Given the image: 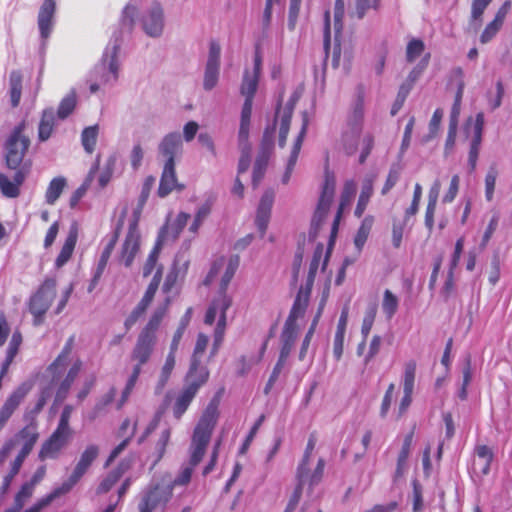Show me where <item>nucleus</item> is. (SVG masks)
I'll use <instances>...</instances> for the list:
<instances>
[{"instance_id": "obj_1", "label": "nucleus", "mask_w": 512, "mask_h": 512, "mask_svg": "<svg viewBox=\"0 0 512 512\" xmlns=\"http://www.w3.org/2000/svg\"><path fill=\"white\" fill-rule=\"evenodd\" d=\"M219 401L211 400L198 421L192 436L190 449L192 450V462L200 463L207 445L210 442L212 432L216 426L219 417Z\"/></svg>"}, {"instance_id": "obj_2", "label": "nucleus", "mask_w": 512, "mask_h": 512, "mask_svg": "<svg viewBox=\"0 0 512 512\" xmlns=\"http://www.w3.org/2000/svg\"><path fill=\"white\" fill-rule=\"evenodd\" d=\"M155 345V338L152 336H147L146 334H139L136 344L130 355V359L134 363L133 369L122 392L121 400L118 403V409L123 406V404L127 401L128 397L132 393L141 373L142 366L150 360Z\"/></svg>"}, {"instance_id": "obj_3", "label": "nucleus", "mask_w": 512, "mask_h": 512, "mask_svg": "<svg viewBox=\"0 0 512 512\" xmlns=\"http://www.w3.org/2000/svg\"><path fill=\"white\" fill-rule=\"evenodd\" d=\"M99 448L97 445L91 444L86 447L82 452L79 461L77 462L73 472L69 478L64 481L59 487L55 488L51 493L42 498V502L35 507L31 512H37L41 507H47L56 498L67 494L71 489L80 481V479L88 471L94 460L98 457Z\"/></svg>"}, {"instance_id": "obj_4", "label": "nucleus", "mask_w": 512, "mask_h": 512, "mask_svg": "<svg viewBox=\"0 0 512 512\" xmlns=\"http://www.w3.org/2000/svg\"><path fill=\"white\" fill-rule=\"evenodd\" d=\"M122 44L120 34H114L111 43L106 47L98 64L91 72L92 80H99L101 84L115 83L119 76L118 53Z\"/></svg>"}, {"instance_id": "obj_5", "label": "nucleus", "mask_w": 512, "mask_h": 512, "mask_svg": "<svg viewBox=\"0 0 512 512\" xmlns=\"http://www.w3.org/2000/svg\"><path fill=\"white\" fill-rule=\"evenodd\" d=\"M173 495V485L164 481H152L140 493L139 512L164 509Z\"/></svg>"}, {"instance_id": "obj_6", "label": "nucleus", "mask_w": 512, "mask_h": 512, "mask_svg": "<svg viewBox=\"0 0 512 512\" xmlns=\"http://www.w3.org/2000/svg\"><path fill=\"white\" fill-rule=\"evenodd\" d=\"M25 123L16 126L5 143V160L10 169H18L26 155L30 139L24 134Z\"/></svg>"}, {"instance_id": "obj_7", "label": "nucleus", "mask_w": 512, "mask_h": 512, "mask_svg": "<svg viewBox=\"0 0 512 512\" xmlns=\"http://www.w3.org/2000/svg\"><path fill=\"white\" fill-rule=\"evenodd\" d=\"M56 296V281L54 279H47L38 289V291L31 297L29 310L34 316V324L40 325L43 323L44 315L49 309L52 301Z\"/></svg>"}, {"instance_id": "obj_8", "label": "nucleus", "mask_w": 512, "mask_h": 512, "mask_svg": "<svg viewBox=\"0 0 512 512\" xmlns=\"http://www.w3.org/2000/svg\"><path fill=\"white\" fill-rule=\"evenodd\" d=\"M335 185V177L330 173H326L318 205L311 220L310 236L312 238L317 236L318 230L326 217L334 197Z\"/></svg>"}, {"instance_id": "obj_9", "label": "nucleus", "mask_w": 512, "mask_h": 512, "mask_svg": "<svg viewBox=\"0 0 512 512\" xmlns=\"http://www.w3.org/2000/svg\"><path fill=\"white\" fill-rule=\"evenodd\" d=\"M141 24L149 37H161L165 26V17L163 7L159 2H153L143 13Z\"/></svg>"}, {"instance_id": "obj_10", "label": "nucleus", "mask_w": 512, "mask_h": 512, "mask_svg": "<svg viewBox=\"0 0 512 512\" xmlns=\"http://www.w3.org/2000/svg\"><path fill=\"white\" fill-rule=\"evenodd\" d=\"M484 128V114L479 112L473 122L472 118L467 120L466 132L471 134L470 150L468 155V165L470 171H474L477 165V159L482 142V133Z\"/></svg>"}, {"instance_id": "obj_11", "label": "nucleus", "mask_w": 512, "mask_h": 512, "mask_svg": "<svg viewBox=\"0 0 512 512\" xmlns=\"http://www.w3.org/2000/svg\"><path fill=\"white\" fill-rule=\"evenodd\" d=\"M220 55V45L216 41H211L203 80V88L207 91L212 90L218 83Z\"/></svg>"}, {"instance_id": "obj_12", "label": "nucleus", "mask_w": 512, "mask_h": 512, "mask_svg": "<svg viewBox=\"0 0 512 512\" xmlns=\"http://www.w3.org/2000/svg\"><path fill=\"white\" fill-rule=\"evenodd\" d=\"M140 249V234L138 231L137 219L129 225L128 233L122 244L119 260L124 263L126 267L131 266L134 257Z\"/></svg>"}, {"instance_id": "obj_13", "label": "nucleus", "mask_w": 512, "mask_h": 512, "mask_svg": "<svg viewBox=\"0 0 512 512\" xmlns=\"http://www.w3.org/2000/svg\"><path fill=\"white\" fill-rule=\"evenodd\" d=\"M30 386L22 384L17 387L5 400L4 404L0 408V425L5 426L7 421L13 415L15 410L18 408L20 403L23 401L25 396L28 394Z\"/></svg>"}, {"instance_id": "obj_14", "label": "nucleus", "mask_w": 512, "mask_h": 512, "mask_svg": "<svg viewBox=\"0 0 512 512\" xmlns=\"http://www.w3.org/2000/svg\"><path fill=\"white\" fill-rule=\"evenodd\" d=\"M30 386L22 384L17 387L5 400L4 404L0 408V425L5 426L7 421L13 415L15 410L18 408L20 403L23 401L25 396L28 394Z\"/></svg>"}, {"instance_id": "obj_15", "label": "nucleus", "mask_w": 512, "mask_h": 512, "mask_svg": "<svg viewBox=\"0 0 512 512\" xmlns=\"http://www.w3.org/2000/svg\"><path fill=\"white\" fill-rule=\"evenodd\" d=\"M30 386L22 384L17 387L5 400L4 404L0 408V425L5 426L7 421L13 415L15 410L18 408L20 403L23 401L25 396L28 394Z\"/></svg>"}, {"instance_id": "obj_16", "label": "nucleus", "mask_w": 512, "mask_h": 512, "mask_svg": "<svg viewBox=\"0 0 512 512\" xmlns=\"http://www.w3.org/2000/svg\"><path fill=\"white\" fill-rule=\"evenodd\" d=\"M416 374V362L410 360L405 363L404 375H403V397L399 405V415H403L412 402V394L414 390Z\"/></svg>"}, {"instance_id": "obj_17", "label": "nucleus", "mask_w": 512, "mask_h": 512, "mask_svg": "<svg viewBox=\"0 0 512 512\" xmlns=\"http://www.w3.org/2000/svg\"><path fill=\"white\" fill-rule=\"evenodd\" d=\"M71 434L56 429L43 444L39 452V458H56L61 449L66 445Z\"/></svg>"}, {"instance_id": "obj_18", "label": "nucleus", "mask_w": 512, "mask_h": 512, "mask_svg": "<svg viewBox=\"0 0 512 512\" xmlns=\"http://www.w3.org/2000/svg\"><path fill=\"white\" fill-rule=\"evenodd\" d=\"M275 194L273 190H266L262 195L255 219V224L261 233V237L264 236L268 223L271 216V210L274 203Z\"/></svg>"}, {"instance_id": "obj_19", "label": "nucleus", "mask_w": 512, "mask_h": 512, "mask_svg": "<svg viewBox=\"0 0 512 512\" xmlns=\"http://www.w3.org/2000/svg\"><path fill=\"white\" fill-rule=\"evenodd\" d=\"M174 189L181 191L184 189V185L179 184L177 181L175 163H165L157 191L158 196L164 198Z\"/></svg>"}, {"instance_id": "obj_20", "label": "nucleus", "mask_w": 512, "mask_h": 512, "mask_svg": "<svg viewBox=\"0 0 512 512\" xmlns=\"http://www.w3.org/2000/svg\"><path fill=\"white\" fill-rule=\"evenodd\" d=\"M307 127H308V118H307V114L304 113L301 130H300L297 138L294 141V144H293V147H292V150H291V153H290L287 165H286V170L281 179L283 184H287L290 180L291 174L296 165V162H297V159H298L301 147H302L304 137L307 132Z\"/></svg>"}, {"instance_id": "obj_21", "label": "nucleus", "mask_w": 512, "mask_h": 512, "mask_svg": "<svg viewBox=\"0 0 512 512\" xmlns=\"http://www.w3.org/2000/svg\"><path fill=\"white\" fill-rule=\"evenodd\" d=\"M55 11L56 3L54 0H44L40 6L38 13V27L43 39L48 38L51 33Z\"/></svg>"}, {"instance_id": "obj_22", "label": "nucleus", "mask_w": 512, "mask_h": 512, "mask_svg": "<svg viewBox=\"0 0 512 512\" xmlns=\"http://www.w3.org/2000/svg\"><path fill=\"white\" fill-rule=\"evenodd\" d=\"M160 154L166 158L165 163H175V156L182 150L181 136L177 132L167 134L158 146Z\"/></svg>"}, {"instance_id": "obj_23", "label": "nucleus", "mask_w": 512, "mask_h": 512, "mask_svg": "<svg viewBox=\"0 0 512 512\" xmlns=\"http://www.w3.org/2000/svg\"><path fill=\"white\" fill-rule=\"evenodd\" d=\"M311 290L312 286H308L306 284L305 286L300 287L289 316L286 319L287 322L297 324V319L304 315L309 303Z\"/></svg>"}, {"instance_id": "obj_24", "label": "nucleus", "mask_w": 512, "mask_h": 512, "mask_svg": "<svg viewBox=\"0 0 512 512\" xmlns=\"http://www.w3.org/2000/svg\"><path fill=\"white\" fill-rule=\"evenodd\" d=\"M476 459L473 462V470L475 473L485 476L490 471V465L494 457V453L487 445H478L475 447Z\"/></svg>"}, {"instance_id": "obj_25", "label": "nucleus", "mask_w": 512, "mask_h": 512, "mask_svg": "<svg viewBox=\"0 0 512 512\" xmlns=\"http://www.w3.org/2000/svg\"><path fill=\"white\" fill-rule=\"evenodd\" d=\"M26 177V173L19 169L11 181L6 175L0 173V189L4 196L15 198L20 194L19 187L22 185Z\"/></svg>"}, {"instance_id": "obj_26", "label": "nucleus", "mask_w": 512, "mask_h": 512, "mask_svg": "<svg viewBox=\"0 0 512 512\" xmlns=\"http://www.w3.org/2000/svg\"><path fill=\"white\" fill-rule=\"evenodd\" d=\"M196 396V385L185 386L177 395L173 404V415L179 420L188 409L190 403Z\"/></svg>"}, {"instance_id": "obj_27", "label": "nucleus", "mask_w": 512, "mask_h": 512, "mask_svg": "<svg viewBox=\"0 0 512 512\" xmlns=\"http://www.w3.org/2000/svg\"><path fill=\"white\" fill-rule=\"evenodd\" d=\"M231 304L232 299L230 296L227 294H219L218 297L213 300L206 312L204 320L205 323L212 325L218 313L220 315L224 314L226 316V311L231 306Z\"/></svg>"}, {"instance_id": "obj_28", "label": "nucleus", "mask_w": 512, "mask_h": 512, "mask_svg": "<svg viewBox=\"0 0 512 512\" xmlns=\"http://www.w3.org/2000/svg\"><path fill=\"white\" fill-rule=\"evenodd\" d=\"M129 469V464L122 461L118 466L112 469L107 476L100 482L96 489L97 494H105L120 480L123 474Z\"/></svg>"}, {"instance_id": "obj_29", "label": "nucleus", "mask_w": 512, "mask_h": 512, "mask_svg": "<svg viewBox=\"0 0 512 512\" xmlns=\"http://www.w3.org/2000/svg\"><path fill=\"white\" fill-rule=\"evenodd\" d=\"M77 237H78V230H77V227L75 225H73L69 230L68 236L61 248V251H60L58 257L56 258V261H55L56 267H58V268L62 267L71 258L72 253L75 248V245H76V242H77Z\"/></svg>"}, {"instance_id": "obj_30", "label": "nucleus", "mask_w": 512, "mask_h": 512, "mask_svg": "<svg viewBox=\"0 0 512 512\" xmlns=\"http://www.w3.org/2000/svg\"><path fill=\"white\" fill-rule=\"evenodd\" d=\"M298 333V326L297 324L291 323V322H285L282 333H281V351L280 356L288 358L291 350L293 348V345L295 343V340L297 338Z\"/></svg>"}, {"instance_id": "obj_31", "label": "nucleus", "mask_w": 512, "mask_h": 512, "mask_svg": "<svg viewBox=\"0 0 512 512\" xmlns=\"http://www.w3.org/2000/svg\"><path fill=\"white\" fill-rule=\"evenodd\" d=\"M17 437L23 441L20 451L29 455L39 438L36 425L31 423L25 426L18 432Z\"/></svg>"}, {"instance_id": "obj_32", "label": "nucleus", "mask_w": 512, "mask_h": 512, "mask_svg": "<svg viewBox=\"0 0 512 512\" xmlns=\"http://www.w3.org/2000/svg\"><path fill=\"white\" fill-rule=\"evenodd\" d=\"M253 100L245 99L241 110L240 126L238 131V140H249L250 119L252 114Z\"/></svg>"}, {"instance_id": "obj_33", "label": "nucleus", "mask_w": 512, "mask_h": 512, "mask_svg": "<svg viewBox=\"0 0 512 512\" xmlns=\"http://www.w3.org/2000/svg\"><path fill=\"white\" fill-rule=\"evenodd\" d=\"M492 0H473L471 5V16L469 29L477 32L482 24V15Z\"/></svg>"}, {"instance_id": "obj_34", "label": "nucleus", "mask_w": 512, "mask_h": 512, "mask_svg": "<svg viewBox=\"0 0 512 512\" xmlns=\"http://www.w3.org/2000/svg\"><path fill=\"white\" fill-rule=\"evenodd\" d=\"M168 304L169 300L167 299L164 305H161L155 309L147 325L140 332L141 334H146L147 336H152L156 339V331L167 312Z\"/></svg>"}, {"instance_id": "obj_35", "label": "nucleus", "mask_w": 512, "mask_h": 512, "mask_svg": "<svg viewBox=\"0 0 512 512\" xmlns=\"http://www.w3.org/2000/svg\"><path fill=\"white\" fill-rule=\"evenodd\" d=\"M374 178H366L362 183L361 193L358 199L357 206L355 208V215L361 217L367 207L370 197L373 194Z\"/></svg>"}, {"instance_id": "obj_36", "label": "nucleus", "mask_w": 512, "mask_h": 512, "mask_svg": "<svg viewBox=\"0 0 512 512\" xmlns=\"http://www.w3.org/2000/svg\"><path fill=\"white\" fill-rule=\"evenodd\" d=\"M209 378V371L206 367L196 366L192 369V363L190 364L189 371L186 376V386L196 385V393L199 388L204 385Z\"/></svg>"}, {"instance_id": "obj_37", "label": "nucleus", "mask_w": 512, "mask_h": 512, "mask_svg": "<svg viewBox=\"0 0 512 512\" xmlns=\"http://www.w3.org/2000/svg\"><path fill=\"white\" fill-rule=\"evenodd\" d=\"M362 129H355L354 127H348V129L342 135L343 147L347 155H353L356 153Z\"/></svg>"}, {"instance_id": "obj_38", "label": "nucleus", "mask_w": 512, "mask_h": 512, "mask_svg": "<svg viewBox=\"0 0 512 512\" xmlns=\"http://www.w3.org/2000/svg\"><path fill=\"white\" fill-rule=\"evenodd\" d=\"M364 119V99L362 95H358L352 108V112L348 119V127L362 129Z\"/></svg>"}, {"instance_id": "obj_39", "label": "nucleus", "mask_w": 512, "mask_h": 512, "mask_svg": "<svg viewBox=\"0 0 512 512\" xmlns=\"http://www.w3.org/2000/svg\"><path fill=\"white\" fill-rule=\"evenodd\" d=\"M66 186V179L64 177H56L51 180L45 193L46 203L53 205L60 197Z\"/></svg>"}, {"instance_id": "obj_40", "label": "nucleus", "mask_w": 512, "mask_h": 512, "mask_svg": "<svg viewBox=\"0 0 512 512\" xmlns=\"http://www.w3.org/2000/svg\"><path fill=\"white\" fill-rule=\"evenodd\" d=\"M315 445H316V438H315L314 434H311L308 439V443H307L303 458L297 467V472H296L297 480H300V481H301V479L306 480V478H307L306 466L309 464V460H310L311 454L315 448Z\"/></svg>"}, {"instance_id": "obj_41", "label": "nucleus", "mask_w": 512, "mask_h": 512, "mask_svg": "<svg viewBox=\"0 0 512 512\" xmlns=\"http://www.w3.org/2000/svg\"><path fill=\"white\" fill-rule=\"evenodd\" d=\"M258 79L259 76L251 74L248 70L244 72L240 91L245 99L253 100L258 87Z\"/></svg>"}, {"instance_id": "obj_42", "label": "nucleus", "mask_w": 512, "mask_h": 512, "mask_svg": "<svg viewBox=\"0 0 512 512\" xmlns=\"http://www.w3.org/2000/svg\"><path fill=\"white\" fill-rule=\"evenodd\" d=\"M98 130H99L98 125H93V126L86 127L82 131L81 142H82L84 150L89 154L93 153V151L95 149L97 137H98Z\"/></svg>"}, {"instance_id": "obj_43", "label": "nucleus", "mask_w": 512, "mask_h": 512, "mask_svg": "<svg viewBox=\"0 0 512 512\" xmlns=\"http://www.w3.org/2000/svg\"><path fill=\"white\" fill-rule=\"evenodd\" d=\"M22 91V75L19 71H12L10 74V96L13 107L19 105Z\"/></svg>"}, {"instance_id": "obj_44", "label": "nucleus", "mask_w": 512, "mask_h": 512, "mask_svg": "<svg viewBox=\"0 0 512 512\" xmlns=\"http://www.w3.org/2000/svg\"><path fill=\"white\" fill-rule=\"evenodd\" d=\"M154 184H155V177L148 176L145 178L144 183L142 185V190H141V193H140V196L138 199L137 207L135 208V210L133 212L135 219L138 220V218L142 212V209H143L145 203L147 202V199L150 195V192H151Z\"/></svg>"}, {"instance_id": "obj_45", "label": "nucleus", "mask_w": 512, "mask_h": 512, "mask_svg": "<svg viewBox=\"0 0 512 512\" xmlns=\"http://www.w3.org/2000/svg\"><path fill=\"white\" fill-rule=\"evenodd\" d=\"M54 112L53 110H45L42 115V119L39 124V139L41 141L47 140L52 131L54 126Z\"/></svg>"}, {"instance_id": "obj_46", "label": "nucleus", "mask_w": 512, "mask_h": 512, "mask_svg": "<svg viewBox=\"0 0 512 512\" xmlns=\"http://www.w3.org/2000/svg\"><path fill=\"white\" fill-rule=\"evenodd\" d=\"M174 366H175V352L170 351L166 357L165 364L163 365V367L161 369L159 380H158V383L156 386V390L158 392L162 391V389L167 384V382L170 378V375L172 373V370L174 369Z\"/></svg>"}, {"instance_id": "obj_47", "label": "nucleus", "mask_w": 512, "mask_h": 512, "mask_svg": "<svg viewBox=\"0 0 512 512\" xmlns=\"http://www.w3.org/2000/svg\"><path fill=\"white\" fill-rule=\"evenodd\" d=\"M372 225H373V218L371 216L365 217L363 219V221L357 231V234L354 238V244L359 251L364 246V244L370 234Z\"/></svg>"}, {"instance_id": "obj_48", "label": "nucleus", "mask_w": 512, "mask_h": 512, "mask_svg": "<svg viewBox=\"0 0 512 512\" xmlns=\"http://www.w3.org/2000/svg\"><path fill=\"white\" fill-rule=\"evenodd\" d=\"M354 191H355V184L353 182H347L345 184V187H344L342 195H341L340 207L338 209L337 215H336L335 220L332 225V235L337 231L339 219H340L341 213H342V209L346 205V203H348L350 201L352 195L354 194Z\"/></svg>"}, {"instance_id": "obj_49", "label": "nucleus", "mask_w": 512, "mask_h": 512, "mask_svg": "<svg viewBox=\"0 0 512 512\" xmlns=\"http://www.w3.org/2000/svg\"><path fill=\"white\" fill-rule=\"evenodd\" d=\"M324 252V246L323 244L319 243L314 251L313 258L311 260L310 266H309V272L306 280V285L312 286L314 284V279L319 267L320 260L323 256Z\"/></svg>"}, {"instance_id": "obj_50", "label": "nucleus", "mask_w": 512, "mask_h": 512, "mask_svg": "<svg viewBox=\"0 0 512 512\" xmlns=\"http://www.w3.org/2000/svg\"><path fill=\"white\" fill-rule=\"evenodd\" d=\"M74 346V336H71L65 346L63 347L61 353L58 357L53 361V363L49 366L48 370L56 372L59 367H64L67 363L68 357L71 354Z\"/></svg>"}, {"instance_id": "obj_51", "label": "nucleus", "mask_w": 512, "mask_h": 512, "mask_svg": "<svg viewBox=\"0 0 512 512\" xmlns=\"http://www.w3.org/2000/svg\"><path fill=\"white\" fill-rule=\"evenodd\" d=\"M325 304V299L323 298L321 300V303H320V307H319V310H318V313L317 315L315 316V318L313 319L312 321V324L309 328V330L307 331L306 335H305V338L303 339V342H302V345H301V349H300V352H299V359L300 360H303L305 358V355H306V352H307V349L310 345V342H311V339L313 337V334H314V331H315V328H316V325L318 323V319L321 315V312H322V309H323V306Z\"/></svg>"}, {"instance_id": "obj_52", "label": "nucleus", "mask_w": 512, "mask_h": 512, "mask_svg": "<svg viewBox=\"0 0 512 512\" xmlns=\"http://www.w3.org/2000/svg\"><path fill=\"white\" fill-rule=\"evenodd\" d=\"M398 298L390 291L385 290L382 301V309L387 319H391L398 309Z\"/></svg>"}, {"instance_id": "obj_53", "label": "nucleus", "mask_w": 512, "mask_h": 512, "mask_svg": "<svg viewBox=\"0 0 512 512\" xmlns=\"http://www.w3.org/2000/svg\"><path fill=\"white\" fill-rule=\"evenodd\" d=\"M238 147L241 151V157L238 163V174H242L246 172L250 166V153H251V144L249 140H238Z\"/></svg>"}, {"instance_id": "obj_54", "label": "nucleus", "mask_w": 512, "mask_h": 512, "mask_svg": "<svg viewBox=\"0 0 512 512\" xmlns=\"http://www.w3.org/2000/svg\"><path fill=\"white\" fill-rule=\"evenodd\" d=\"M160 280H161V270L158 269L156 274L154 275L152 281L148 285L144 296L142 297V299L140 300V302L138 304L142 305L145 308H148V306L151 304V302L155 296V293L158 289Z\"/></svg>"}, {"instance_id": "obj_55", "label": "nucleus", "mask_w": 512, "mask_h": 512, "mask_svg": "<svg viewBox=\"0 0 512 512\" xmlns=\"http://www.w3.org/2000/svg\"><path fill=\"white\" fill-rule=\"evenodd\" d=\"M414 432L411 431L409 434L406 435L401 451L398 456V462H397V470L396 474L401 475L402 474V468L406 464V461L410 454V449L413 441Z\"/></svg>"}, {"instance_id": "obj_56", "label": "nucleus", "mask_w": 512, "mask_h": 512, "mask_svg": "<svg viewBox=\"0 0 512 512\" xmlns=\"http://www.w3.org/2000/svg\"><path fill=\"white\" fill-rule=\"evenodd\" d=\"M208 345V337L200 333L197 337L196 345L194 348L193 355L191 357L192 369L200 365L201 357Z\"/></svg>"}, {"instance_id": "obj_57", "label": "nucleus", "mask_w": 512, "mask_h": 512, "mask_svg": "<svg viewBox=\"0 0 512 512\" xmlns=\"http://www.w3.org/2000/svg\"><path fill=\"white\" fill-rule=\"evenodd\" d=\"M425 44L420 39H412L406 47V60L412 63L418 58L424 51Z\"/></svg>"}, {"instance_id": "obj_58", "label": "nucleus", "mask_w": 512, "mask_h": 512, "mask_svg": "<svg viewBox=\"0 0 512 512\" xmlns=\"http://www.w3.org/2000/svg\"><path fill=\"white\" fill-rule=\"evenodd\" d=\"M76 106V94L75 92L69 93L60 103L58 108V117L65 119L68 117Z\"/></svg>"}, {"instance_id": "obj_59", "label": "nucleus", "mask_w": 512, "mask_h": 512, "mask_svg": "<svg viewBox=\"0 0 512 512\" xmlns=\"http://www.w3.org/2000/svg\"><path fill=\"white\" fill-rule=\"evenodd\" d=\"M267 161L268 159L265 154L258 156V158L256 159L252 175V184L254 187H257L260 181L262 180L266 170Z\"/></svg>"}, {"instance_id": "obj_60", "label": "nucleus", "mask_w": 512, "mask_h": 512, "mask_svg": "<svg viewBox=\"0 0 512 512\" xmlns=\"http://www.w3.org/2000/svg\"><path fill=\"white\" fill-rule=\"evenodd\" d=\"M199 463H193L192 462V450L190 449V459H189V463L187 466H185L180 474L175 478V480L170 483L171 485H173V487L175 485H186L190 482V479H191V476H192V472L194 470V468L198 465Z\"/></svg>"}, {"instance_id": "obj_61", "label": "nucleus", "mask_w": 512, "mask_h": 512, "mask_svg": "<svg viewBox=\"0 0 512 512\" xmlns=\"http://www.w3.org/2000/svg\"><path fill=\"white\" fill-rule=\"evenodd\" d=\"M308 466L309 464L306 466L307 478L304 484L308 482L309 486L312 487L314 485H317L321 481L324 473L325 461L324 459L320 458L313 472H310Z\"/></svg>"}, {"instance_id": "obj_62", "label": "nucleus", "mask_w": 512, "mask_h": 512, "mask_svg": "<svg viewBox=\"0 0 512 512\" xmlns=\"http://www.w3.org/2000/svg\"><path fill=\"white\" fill-rule=\"evenodd\" d=\"M442 117H443V111L441 109H436L435 112L433 113V116L429 123V133H428V135L424 136L422 139L423 143L430 141L431 139H433L436 136V134L439 130V127H440Z\"/></svg>"}, {"instance_id": "obj_63", "label": "nucleus", "mask_w": 512, "mask_h": 512, "mask_svg": "<svg viewBox=\"0 0 512 512\" xmlns=\"http://www.w3.org/2000/svg\"><path fill=\"white\" fill-rule=\"evenodd\" d=\"M380 0H354L355 11L352 15H356L358 19H362L367 10L374 8L376 9L379 5Z\"/></svg>"}, {"instance_id": "obj_64", "label": "nucleus", "mask_w": 512, "mask_h": 512, "mask_svg": "<svg viewBox=\"0 0 512 512\" xmlns=\"http://www.w3.org/2000/svg\"><path fill=\"white\" fill-rule=\"evenodd\" d=\"M497 175L496 168L491 166L485 177V196L488 201L493 199Z\"/></svg>"}]
</instances>
